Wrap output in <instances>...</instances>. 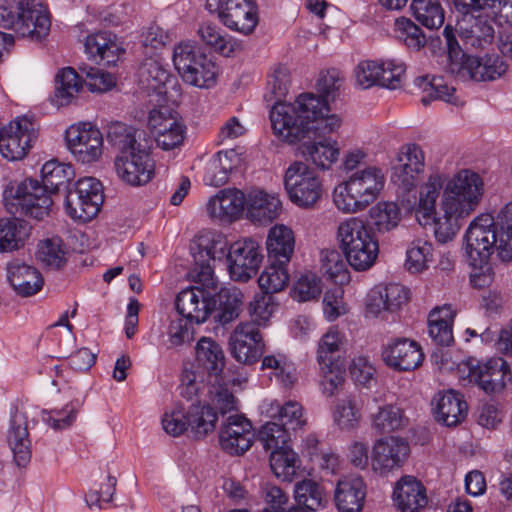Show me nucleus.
<instances>
[{"instance_id": "obj_1", "label": "nucleus", "mask_w": 512, "mask_h": 512, "mask_svg": "<svg viewBox=\"0 0 512 512\" xmlns=\"http://www.w3.org/2000/svg\"><path fill=\"white\" fill-rule=\"evenodd\" d=\"M465 253L471 266L480 273L471 275L476 288H484L492 282L488 260L494 251L503 261L512 260V203L505 205L494 217L491 214L477 216L469 225L465 236Z\"/></svg>"}, {"instance_id": "obj_2", "label": "nucleus", "mask_w": 512, "mask_h": 512, "mask_svg": "<svg viewBox=\"0 0 512 512\" xmlns=\"http://www.w3.org/2000/svg\"><path fill=\"white\" fill-rule=\"evenodd\" d=\"M274 134L294 144L305 138H320L335 132L341 118L313 93H304L294 103H274L270 111Z\"/></svg>"}, {"instance_id": "obj_3", "label": "nucleus", "mask_w": 512, "mask_h": 512, "mask_svg": "<svg viewBox=\"0 0 512 512\" xmlns=\"http://www.w3.org/2000/svg\"><path fill=\"white\" fill-rule=\"evenodd\" d=\"M106 139L116 151L115 170L125 183L141 186L151 180L154 163L144 131L122 122H113L107 127Z\"/></svg>"}, {"instance_id": "obj_4", "label": "nucleus", "mask_w": 512, "mask_h": 512, "mask_svg": "<svg viewBox=\"0 0 512 512\" xmlns=\"http://www.w3.org/2000/svg\"><path fill=\"white\" fill-rule=\"evenodd\" d=\"M339 246L346 262L357 271L369 269L378 253V240L372 227L364 220L352 217L341 222L337 229Z\"/></svg>"}, {"instance_id": "obj_5", "label": "nucleus", "mask_w": 512, "mask_h": 512, "mask_svg": "<svg viewBox=\"0 0 512 512\" xmlns=\"http://www.w3.org/2000/svg\"><path fill=\"white\" fill-rule=\"evenodd\" d=\"M0 26L41 40L48 35L51 21L45 7L35 0H0Z\"/></svg>"}, {"instance_id": "obj_6", "label": "nucleus", "mask_w": 512, "mask_h": 512, "mask_svg": "<svg viewBox=\"0 0 512 512\" xmlns=\"http://www.w3.org/2000/svg\"><path fill=\"white\" fill-rule=\"evenodd\" d=\"M384 183V174L379 168L356 171L334 189V204L345 213L362 211L377 198Z\"/></svg>"}, {"instance_id": "obj_7", "label": "nucleus", "mask_w": 512, "mask_h": 512, "mask_svg": "<svg viewBox=\"0 0 512 512\" xmlns=\"http://www.w3.org/2000/svg\"><path fill=\"white\" fill-rule=\"evenodd\" d=\"M196 360L207 372L209 400L220 409L221 413L236 410V398L229 391L222 372L225 357L222 348L210 338H201L196 347Z\"/></svg>"}, {"instance_id": "obj_8", "label": "nucleus", "mask_w": 512, "mask_h": 512, "mask_svg": "<svg viewBox=\"0 0 512 512\" xmlns=\"http://www.w3.org/2000/svg\"><path fill=\"white\" fill-rule=\"evenodd\" d=\"M443 36L446 40L452 72L464 68L476 81H493L507 71L508 65L499 55H486L483 58L467 55L459 45L451 26L447 25L444 28Z\"/></svg>"}, {"instance_id": "obj_9", "label": "nucleus", "mask_w": 512, "mask_h": 512, "mask_svg": "<svg viewBox=\"0 0 512 512\" xmlns=\"http://www.w3.org/2000/svg\"><path fill=\"white\" fill-rule=\"evenodd\" d=\"M483 194L482 177L471 169H461L446 183L441 202L448 213L469 216L479 205Z\"/></svg>"}, {"instance_id": "obj_10", "label": "nucleus", "mask_w": 512, "mask_h": 512, "mask_svg": "<svg viewBox=\"0 0 512 512\" xmlns=\"http://www.w3.org/2000/svg\"><path fill=\"white\" fill-rule=\"evenodd\" d=\"M5 206L12 214H21L43 220L53 209L52 195L34 179L28 178L18 184L16 190L5 192Z\"/></svg>"}, {"instance_id": "obj_11", "label": "nucleus", "mask_w": 512, "mask_h": 512, "mask_svg": "<svg viewBox=\"0 0 512 512\" xmlns=\"http://www.w3.org/2000/svg\"><path fill=\"white\" fill-rule=\"evenodd\" d=\"M103 201L102 183L94 177H84L68 190L65 208L71 218L87 222L99 213Z\"/></svg>"}, {"instance_id": "obj_12", "label": "nucleus", "mask_w": 512, "mask_h": 512, "mask_svg": "<svg viewBox=\"0 0 512 512\" xmlns=\"http://www.w3.org/2000/svg\"><path fill=\"white\" fill-rule=\"evenodd\" d=\"M284 185L290 200L299 207H312L322 195V183L306 163L296 161L285 173Z\"/></svg>"}, {"instance_id": "obj_13", "label": "nucleus", "mask_w": 512, "mask_h": 512, "mask_svg": "<svg viewBox=\"0 0 512 512\" xmlns=\"http://www.w3.org/2000/svg\"><path fill=\"white\" fill-rule=\"evenodd\" d=\"M38 138V125L28 116L17 117L0 129V153L9 161L23 159Z\"/></svg>"}, {"instance_id": "obj_14", "label": "nucleus", "mask_w": 512, "mask_h": 512, "mask_svg": "<svg viewBox=\"0 0 512 512\" xmlns=\"http://www.w3.org/2000/svg\"><path fill=\"white\" fill-rule=\"evenodd\" d=\"M459 370L466 374L469 382L476 383L488 394L502 391L512 380L509 365L502 358H492L485 363L470 358L459 365Z\"/></svg>"}, {"instance_id": "obj_15", "label": "nucleus", "mask_w": 512, "mask_h": 512, "mask_svg": "<svg viewBox=\"0 0 512 512\" xmlns=\"http://www.w3.org/2000/svg\"><path fill=\"white\" fill-rule=\"evenodd\" d=\"M274 419L276 421L267 422L258 433L263 447H282L289 442L290 431H296L305 424L302 406L294 401L285 403Z\"/></svg>"}, {"instance_id": "obj_16", "label": "nucleus", "mask_w": 512, "mask_h": 512, "mask_svg": "<svg viewBox=\"0 0 512 512\" xmlns=\"http://www.w3.org/2000/svg\"><path fill=\"white\" fill-rule=\"evenodd\" d=\"M263 256L257 241L246 238L229 246L228 272L232 280L247 282L258 272Z\"/></svg>"}, {"instance_id": "obj_17", "label": "nucleus", "mask_w": 512, "mask_h": 512, "mask_svg": "<svg viewBox=\"0 0 512 512\" xmlns=\"http://www.w3.org/2000/svg\"><path fill=\"white\" fill-rule=\"evenodd\" d=\"M67 147L77 161L87 164L97 160L103 152V135L90 123L72 125L66 130Z\"/></svg>"}, {"instance_id": "obj_18", "label": "nucleus", "mask_w": 512, "mask_h": 512, "mask_svg": "<svg viewBox=\"0 0 512 512\" xmlns=\"http://www.w3.org/2000/svg\"><path fill=\"white\" fill-rule=\"evenodd\" d=\"M230 351L240 363H256L265 352V343L255 323H240L230 336Z\"/></svg>"}, {"instance_id": "obj_19", "label": "nucleus", "mask_w": 512, "mask_h": 512, "mask_svg": "<svg viewBox=\"0 0 512 512\" xmlns=\"http://www.w3.org/2000/svg\"><path fill=\"white\" fill-rule=\"evenodd\" d=\"M175 305L177 312L187 321L202 324L212 315L216 299L205 288L190 287L179 292Z\"/></svg>"}, {"instance_id": "obj_20", "label": "nucleus", "mask_w": 512, "mask_h": 512, "mask_svg": "<svg viewBox=\"0 0 512 512\" xmlns=\"http://www.w3.org/2000/svg\"><path fill=\"white\" fill-rule=\"evenodd\" d=\"M175 305L177 312L187 321L202 324L212 315L216 299L205 288L190 287L179 292Z\"/></svg>"}, {"instance_id": "obj_21", "label": "nucleus", "mask_w": 512, "mask_h": 512, "mask_svg": "<svg viewBox=\"0 0 512 512\" xmlns=\"http://www.w3.org/2000/svg\"><path fill=\"white\" fill-rule=\"evenodd\" d=\"M218 16L230 30L251 34L258 24L257 5L253 0H219Z\"/></svg>"}, {"instance_id": "obj_22", "label": "nucleus", "mask_w": 512, "mask_h": 512, "mask_svg": "<svg viewBox=\"0 0 512 512\" xmlns=\"http://www.w3.org/2000/svg\"><path fill=\"white\" fill-rule=\"evenodd\" d=\"M255 433L251 422L242 415H230L219 431L221 448L231 455H242L250 449Z\"/></svg>"}, {"instance_id": "obj_23", "label": "nucleus", "mask_w": 512, "mask_h": 512, "mask_svg": "<svg viewBox=\"0 0 512 512\" xmlns=\"http://www.w3.org/2000/svg\"><path fill=\"white\" fill-rule=\"evenodd\" d=\"M148 125L157 146L163 150H172L184 140V126L178 121L176 113L168 108L152 110Z\"/></svg>"}, {"instance_id": "obj_24", "label": "nucleus", "mask_w": 512, "mask_h": 512, "mask_svg": "<svg viewBox=\"0 0 512 512\" xmlns=\"http://www.w3.org/2000/svg\"><path fill=\"white\" fill-rule=\"evenodd\" d=\"M494 17L465 13L457 21V32L466 50L483 49L494 40Z\"/></svg>"}, {"instance_id": "obj_25", "label": "nucleus", "mask_w": 512, "mask_h": 512, "mask_svg": "<svg viewBox=\"0 0 512 512\" xmlns=\"http://www.w3.org/2000/svg\"><path fill=\"white\" fill-rule=\"evenodd\" d=\"M409 455L406 440L390 436L376 441L372 450L373 469L381 474L400 468Z\"/></svg>"}, {"instance_id": "obj_26", "label": "nucleus", "mask_w": 512, "mask_h": 512, "mask_svg": "<svg viewBox=\"0 0 512 512\" xmlns=\"http://www.w3.org/2000/svg\"><path fill=\"white\" fill-rule=\"evenodd\" d=\"M382 357L386 365L394 370L412 371L422 364L424 353L418 342L398 338L384 348Z\"/></svg>"}, {"instance_id": "obj_27", "label": "nucleus", "mask_w": 512, "mask_h": 512, "mask_svg": "<svg viewBox=\"0 0 512 512\" xmlns=\"http://www.w3.org/2000/svg\"><path fill=\"white\" fill-rule=\"evenodd\" d=\"M408 301V290L398 283L377 286L370 291L366 301V315L378 317L382 313H394Z\"/></svg>"}, {"instance_id": "obj_28", "label": "nucleus", "mask_w": 512, "mask_h": 512, "mask_svg": "<svg viewBox=\"0 0 512 512\" xmlns=\"http://www.w3.org/2000/svg\"><path fill=\"white\" fill-rule=\"evenodd\" d=\"M246 206V196L238 189H223L207 203L208 215L221 222H232L239 218Z\"/></svg>"}, {"instance_id": "obj_29", "label": "nucleus", "mask_w": 512, "mask_h": 512, "mask_svg": "<svg viewBox=\"0 0 512 512\" xmlns=\"http://www.w3.org/2000/svg\"><path fill=\"white\" fill-rule=\"evenodd\" d=\"M424 169V153L416 144H408L401 148L393 166L392 179L410 189L414 185L415 176Z\"/></svg>"}, {"instance_id": "obj_30", "label": "nucleus", "mask_w": 512, "mask_h": 512, "mask_svg": "<svg viewBox=\"0 0 512 512\" xmlns=\"http://www.w3.org/2000/svg\"><path fill=\"white\" fill-rule=\"evenodd\" d=\"M432 406L436 420L448 427L461 423L468 410L463 396L453 390L437 393L432 400Z\"/></svg>"}, {"instance_id": "obj_31", "label": "nucleus", "mask_w": 512, "mask_h": 512, "mask_svg": "<svg viewBox=\"0 0 512 512\" xmlns=\"http://www.w3.org/2000/svg\"><path fill=\"white\" fill-rule=\"evenodd\" d=\"M7 280L14 292L21 297L35 295L44 284L41 273L35 267L19 261L8 263Z\"/></svg>"}, {"instance_id": "obj_32", "label": "nucleus", "mask_w": 512, "mask_h": 512, "mask_svg": "<svg viewBox=\"0 0 512 512\" xmlns=\"http://www.w3.org/2000/svg\"><path fill=\"white\" fill-rule=\"evenodd\" d=\"M7 441L17 466L25 467L31 460V441L27 427V416L16 410L10 420Z\"/></svg>"}, {"instance_id": "obj_33", "label": "nucleus", "mask_w": 512, "mask_h": 512, "mask_svg": "<svg viewBox=\"0 0 512 512\" xmlns=\"http://www.w3.org/2000/svg\"><path fill=\"white\" fill-rule=\"evenodd\" d=\"M246 207L247 216L252 222L266 225L280 215L282 204L275 195L255 190L246 197Z\"/></svg>"}, {"instance_id": "obj_34", "label": "nucleus", "mask_w": 512, "mask_h": 512, "mask_svg": "<svg viewBox=\"0 0 512 512\" xmlns=\"http://www.w3.org/2000/svg\"><path fill=\"white\" fill-rule=\"evenodd\" d=\"M393 499L402 512H418L428 502L425 488L412 476L402 477L397 482Z\"/></svg>"}, {"instance_id": "obj_35", "label": "nucleus", "mask_w": 512, "mask_h": 512, "mask_svg": "<svg viewBox=\"0 0 512 512\" xmlns=\"http://www.w3.org/2000/svg\"><path fill=\"white\" fill-rule=\"evenodd\" d=\"M366 488L360 477H345L335 489V504L341 512H360L364 505Z\"/></svg>"}, {"instance_id": "obj_36", "label": "nucleus", "mask_w": 512, "mask_h": 512, "mask_svg": "<svg viewBox=\"0 0 512 512\" xmlns=\"http://www.w3.org/2000/svg\"><path fill=\"white\" fill-rule=\"evenodd\" d=\"M319 141L304 142L300 152L306 161L311 162L316 168L328 170L339 157V148L336 141H328L320 137Z\"/></svg>"}, {"instance_id": "obj_37", "label": "nucleus", "mask_w": 512, "mask_h": 512, "mask_svg": "<svg viewBox=\"0 0 512 512\" xmlns=\"http://www.w3.org/2000/svg\"><path fill=\"white\" fill-rule=\"evenodd\" d=\"M86 53L93 59L114 64L118 60L120 47L116 35L110 31H101L87 36L85 43Z\"/></svg>"}, {"instance_id": "obj_38", "label": "nucleus", "mask_w": 512, "mask_h": 512, "mask_svg": "<svg viewBox=\"0 0 512 512\" xmlns=\"http://www.w3.org/2000/svg\"><path fill=\"white\" fill-rule=\"evenodd\" d=\"M294 236L291 229L284 225H275L267 237V252L269 261L288 263L294 251Z\"/></svg>"}, {"instance_id": "obj_39", "label": "nucleus", "mask_w": 512, "mask_h": 512, "mask_svg": "<svg viewBox=\"0 0 512 512\" xmlns=\"http://www.w3.org/2000/svg\"><path fill=\"white\" fill-rule=\"evenodd\" d=\"M455 311L451 305H444L433 309L428 317L429 335L440 346H449L453 343L452 325Z\"/></svg>"}, {"instance_id": "obj_40", "label": "nucleus", "mask_w": 512, "mask_h": 512, "mask_svg": "<svg viewBox=\"0 0 512 512\" xmlns=\"http://www.w3.org/2000/svg\"><path fill=\"white\" fill-rule=\"evenodd\" d=\"M198 34L203 42L225 57H230L242 50V43L239 40L227 35L214 23H203L198 30Z\"/></svg>"}, {"instance_id": "obj_41", "label": "nucleus", "mask_w": 512, "mask_h": 512, "mask_svg": "<svg viewBox=\"0 0 512 512\" xmlns=\"http://www.w3.org/2000/svg\"><path fill=\"white\" fill-rule=\"evenodd\" d=\"M265 450H271L270 467L275 476L283 481L291 482L300 467L298 455L288 446V443L282 447H263Z\"/></svg>"}, {"instance_id": "obj_42", "label": "nucleus", "mask_w": 512, "mask_h": 512, "mask_svg": "<svg viewBox=\"0 0 512 512\" xmlns=\"http://www.w3.org/2000/svg\"><path fill=\"white\" fill-rule=\"evenodd\" d=\"M30 227L23 219H0V252H11L22 247L29 237Z\"/></svg>"}, {"instance_id": "obj_43", "label": "nucleus", "mask_w": 512, "mask_h": 512, "mask_svg": "<svg viewBox=\"0 0 512 512\" xmlns=\"http://www.w3.org/2000/svg\"><path fill=\"white\" fill-rule=\"evenodd\" d=\"M228 247L226 239L222 234L207 233L197 237L190 246L193 259L207 258L215 261L216 259L227 258Z\"/></svg>"}, {"instance_id": "obj_44", "label": "nucleus", "mask_w": 512, "mask_h": 512, "mask_svg": "<svg viewBox=\"0 0 512 512\" xmlns=\"http://www.w3.org/2000/svg\"><path fill=\"white\" fill-rule=\"evenodd\" d=\"M210 402L212 401L210 400ZM211 404L213 407L210 405H201L200 401H198V403H192L186 413L189 427L197 436L203 437L214 430L217 421V412L215 410L222 416L225 415V413H221L220 409L213 403ZM227 413L228 412H226V414Z\"/></svg>"}, {"instance_id": "obj_45", "label": "nucleus", "mask_w": 512, "mask_h": 512, "mask_svg": "<svg viewBox=\"0 0 512 512\" xmlns=\"http://www.w3.org/2000/svg\"><path fill=\"white\" fill-rule=\"evenodd\" d=\"M82 77L71 67L63 68L56 75L54 102L57 106H66L81 91L83 86Z\"/></svg>"}, {"instance_id": "obj_46", "label": "nucleus", "mask_w": 512, "mask_h": 512, "mask_svg": "<svg viewBox=\"0 0 512 512\" xmlns=\"http://www.w3.org/2000/svg\"><path fill=\"white\" fill-rule=\"evenodd\" d=\"M416 85L426 93L421 98L424 106L429 105L434 100H441L450 104H457L455 88L444 83L442 77L429 75L421 76L416 79Z\"/></svg>"}, {"instance_id": "obj_47", "label": "nucleus", "mask_w": 512, "mask_h": 512, "mask_svg": "<svg viewBox=\"0 0 512 512\" xmlns=\"http://www.w3.org/2000/svg\"><path fill=\"white\" fill-rule=\"evenodd\" d=\"M294 498L296 507H303L310 511L323 507L327 502L323 486L312 479H304L295 484Z\"/></svg>"}, {"instance_id": "obj_48", "label": "nucleus", "mask_w": 512, "mask_h": 512, "mask_svg": "<svg viewBox=\"0 0 512 512\" xmlns=\"http://www.w3.org/2000/svg\"><path fill=\"white\" fill-rule=\"evenodd\" d=\"M42 187L51 195L55 194L61 186L69 184L75 172L70 164L60 163L57 160L47 161L41 169Z\"/></svg>"}, {"instance_id": "obj_49", "label": "nucleus", "mask_w": 512, "mask_h": 512, "mask_svg": "<svg viewBox=\"0 0 512 512\" xmlns=\"http://www.w3.org/2000/svg\"><path fill=\"white\" fill-rule=\"evenodd\" d=\"M444 187L442 175H430L427 182L420 188L417 213L425 219L436 215V201Z\"/></svg>"}, {"instance_id": "obj_50", "label": "nucleus", "mask_w": 512, "mask_h": 512, "mask_svg": "<svg viewBox=\"0 0 512 512\" xmlns=\"http://www.w3.org/2000/svg\"><path fill=\"white\" fill-rule=\"evenodd\" d=\"M261 369H271L274 376L283 387H291L297 380L296 366L283 353H275L263 356Z\"/></svg>"}, {"instance_id": "obj_51", "label": "nucleus", "mask_w": 512, "mask_h": 512, "mask_svg": "<svg viewBox=\"0 0 512 512\" xmlns=\"http://www.w3.org/2000/svg\"><path fill=\"white\" fill-rule=\"evenodd\" d=\"M141 82L146 84L147 88L162 94L166 93L165 87L173 80L169 70L159 61L146 60L139 70Z\"/></svg>"}, {"instance_id": "obj_52", "label": "nucleus", "mask_w": 512, "mask_h": 512, "mask_svg": "<svg viewBox=\"0 0 512 512\" xmlns=\"http://www.w3.org/2000/svg\"><path fill=\"white\" fill-rule=\"evenodd\" d=\"M287 264L269 261V265L258 278V284L262 292L273 295L286 288L290 279L286 268Z\"/></svg>"}, {"instance_id": "obj_53", "label": "nucleus", "mask_w": 512, "mask_h": 512, "mask_svg": "<svg viewBox=\"0 0 512 512\" xmlns=\"http://www.w3.org/2000/svg\"><path fill=\"white\" fill-rule=\"evenodd\" d=\"M215 299L216 306L212 315L216 323L226 325L239 316L242 304L240 293L221 290Z\"/></svg>"}, {"instance_id": "obj_54", "label": "nucleus", "mask_w": 512, "mask_h": 512, "mask_svg": "<svg viewBox=\"0 0 512 512\" xmlns=\"http://www.w3.org/2000/svg\"><path fill=\"white\" fill-rule=\"evenodd\" d=\"M201 58H208L204 53L189 42L180 43L174 48L173 64L182 79H191V68L202 63Z\"/></svg>"}, {"instance_id": "obj_55", "label": "nucleus", "mask_w": 512, "mask_h": 512, "mask_svg": "<svg viewBox=\"0 0 512 512\" xmlns=\"http://www.w3.org/2000/svg\"><path fill=\"white\" fill-rule=\"evenodd\" d=\"M373 427L380 433L392 432L408 424L404 410L397 405L387 404L373 415Z\"/></svg>"}, {"instance_id": "obj_56", "label": "nucleus", "mask_w": 512, "mask_h": 512, "mask_svg": "<svg viewBox=\"0 0 512 512\" xmlns=\"http://www.w3.org/2000/svg\"><path fill=\"white\" fill-rule=\"evenodd\" d=\"M410 8L416 19L428 29H438L444 23V11L438 0H412Z\"/></svg>"}, {"instance_id": "obj_57", "label": "nucleus", "mask_w": 512, "mask_h": 512, "mask_svg": "<svg viewBox=\"0 0 512 512\" xmlns=\"http://www.w3.org/2000/svg\"><path fill=\"white\" fill-rule=\"evenodd\" d=\"M342 337L336 330H329L325 333L318 344L317 362L318 365L324 364H344L342 356Z\"/></svg>"}, {"instance_id": "obj_58", "label": "nucleus", "mask_w": 512, "mask_h": 512, "mask_svg": "<svg viewBox=\"0 0 512 512\" xmlns=\"http://www.w3.org/2000/svg\"><path fill=\"white\" fill-rule=\"evenodd\" d=\"M234 165L228 152H218L207 163L203 181L206 185L219 187L223 186L229 178V173Z\"/></svg>"}, {"instance_id": "obj_59", "label": "nucleus", "mask_w": 512, "mask_h": 512, "mask_svg": "<svg viewBox=\"0 0 512 512\" xmlns=\"http://www.w3.org/2000/svg\"><path fill=\"white\" fill-rule=\"evenodd\" d=\"M441 216H432L434 222V235L439 243H446L454 238L458 232L461 223L460 221L467 217L464 213H448L443 203H440Z\"/></svg>"}, {"instance_id": "obj_60", "label": "nucleus", "mask_w": 512, "mask_h": 512, "mask_svg": "<svg viewBox=\"0 0 512 512\" xmlns=\"http://www.w3.org/2000/svg\"><path fill=\"white\" fill-rule=\"evenodd\" d=\"M394 33L398 40L403 42L409 49L415 51H419L427 43L422 29L406 17H399L395 20Z\"/></svg>"}, {"instance_id": "obj_61", "label": "nucleus", "mask_w": 512, "mask_h": 512, "mask_svg": "<svg viewBox=\"0 0 512 512\" xmlns=\"http://www.w3.org/2000/svg\"><path fill=\"white\" fill-rule=\"evenodd\" d=\"M370 218L379 232H388L398 225L400 209L394 202H379L370 210Z\"/></svg>"}, {"instance_id": "obj_62", "label": "nucleus", "mask_w": 512, "mask_h": 512, "mask_svg": "<svg viewBox=\"0 0 512 512\" xmlns=\"http://www.w3.org/2000/svg\"><path fill=\"white\" fill-rule=\"evenodd\" d=\"M63 241L59 237L44 239L38 243L37 257L46 266L60 268L66 262Z\"/></svg>"}, {"instance_id": "obj_63", "label": "nucleus", "mask_w": 512, "mask_h": 512, "mask_svg": "<svg viewBox=\"0 0 512 512\" xmlns=\"http://www.w3.org/2000/svg\"><path fill=\"white\" fill-rule=\"evenodd\" d=\"M80 407L79 400L71 401L62 409L43 411L42 420L56 431L67 429L74 423Z\"/></svg>"}, {"instance_id": "obj_64", "label": "nucleus", "mask_w": 512, "mask_h": 512, "mask_svg": "<svg viewBox=\"0 0 512 512\" xmlns=\"http://www.w3.org/2000/svg\"><path fill=\"white\" fill-rule=\"evenodd\" d=\"M432 244L428 241L417 239L412 242L407 250L406 267L412 273H419L428 267L432 261Z\"/></svg>"}]
</instances>
